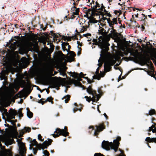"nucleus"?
<instances>
[{"instance_id": "obj_9", "label": "nucleus", "mask_w": 156, "mask_h": 156, "mask_svg": "<svg viewBox=\"0 0 156 156\" xmlns=\"http://www.w3.org/2000/svg\"><path fill=\"white\" fill-rule=\"evenodd\" d=\"M71 76L74 78L77 79L78 80V81L76 80H74L77 84H78V82H80V81H82V79L79 76V74L78 73L71 72Z\"/></svg>"}, {"instance_id": "obj_38", "label": "nucleus", "mask_w": 156, "mask_h": 156, "mask_svg": "<svg viewBox=\"0 0 156 156\" xmlns=\"http://www.w3.org/2000/svg\"><path fill=\"white\" fill-rule=\"evenodd\" d=\"M60 73V75H62L63 76H65L66 75L67 76L65 71L64 70L61 71Z\"/></svg>"}, {"instance_id": "obj_44", "label": "nucleus", "mask_w": 156, "mask_h": 156, "mask_svg": "<svg viewBox=\"0 0 156 156\" xmlns=\"http://www.w3.org/2000/svg\"><path fill=\"white\" fill-rule=\"evenodd\" d=\"M103 20V21H105V20H107V23H108V20L110 19V20L111 21H112V20H111V19H110V18H107L106 17H102V18L101 19Z\"/></svg>"}, {"instance_id": "obj_29", "label": "nucleus", "mask_w": 156, "mask_h": 156, "mask_svg": "<svg viewBox=\"0 0 156 156\" xmlns=\"http://www.w3.org/2000/svg\"><path fill=\"white\" fill-rule=\"evenodd\" d=\"M12 127L11 128L12 132H16L17 131V127L16 126V124H14L12 123Z\"/></svg>"}, {"instance_id": "obj_18", "label": "nucleus", "mask_w": 156, "mask_h": 156, "mask_svg": "<svg viewBox=\"0 0 156 156\" xmlns=\"http://www.w3.org/2000/svg\"><path fill=\"white\" fill-rule=\"evenodd\" d=\"M26 109L27 111V117L29 118H31L33 117V113L30 111L29 108H27Z\"/></svg>"}, {"instance_id": "obj_36", "label": "nucleus", "mask_w": 156, "mask_h": 156, "mask_svg": "<svg viewBox=\"0 0 156 156\" xmlns=\"http://www.w3.org/2000/svg\"><path fill=\"white\" fill-rule=\"evenodd\" d=\"M43 154L45 155V156H49L50 154L47 150H45L43 151Z\"/></svg>"}, {"instance_id": "obj_63", "label": "nucleus", "mask_w": 156, "mask_h": 156, "mask_svg": "<svg viewBox=\"0 0 156 156\" xmlns=\"http://www.w3.org/2000/svg\"><path fill=\"white\" fill-rule=\"evenodd\" d=\"M79 74V76L81 77H82V76H84V74L83 73L81 72Z\"/></svg>"}, {"instance_id": "obj_40", "label": "nucleus", "mask_w": 156, "mask_h": 156, "mask_svg": "<svg viewBox=\"0 0 156 156\" xmlns=\"http://www.w3.org/2000/svg\"><path fill=\"white\" fill-rule=\"evenodd\" d=\"M42 137L41 135V134H39L38 135V138L39 140L41 141H44V139H42Z\"/></svg>"}, {"instance_id": "obj_3", "label": "nucleus", "mask_w": 156, "mask_h": 156, "mask_svg": "<svg viewBox=\"0 0 156 156\" xmlns=\"http://www.w3.org/2000/svg\"><path fill=\"white\" fill-rule=\"evenodd\" d=\"M69 133L68 132L67 127L65 126L64 129H61L59 128L56 129L54 133L52 135L54 138L58 137L59 136L62 135L65 137L69 136Z\"/></svg>"}, {"instance_id": "obj_53", "label": "nucleus", "mask_w": 156, "mask_h": 156, "mask_svg": "<svg viewBox=\"0 0 156 156\" xmlns=\"http://www.w3.org/2000/svg\"><path fill=\"white\" fill-rule=\"evenodd\" d=\"M105 14L107 15V16H108L109 17H111L112 16V15L110 14V13H108V12L107 11V12H105Z\"/></svg>"}, {"instance_id": "obj_16", "label": "nucleus", "mask_w": 156, "mask_h": 156, "mask_svg": "<svg viewBox=\"0 0 156 156\" xmlns=\"http://www.w3.org/2000/svg\"><path fill=\"white\" fill-rule=\"evenodd\" d=\"M91 9H92V14H95L96 13L98 12L99 9L96 7V5H94L93 6H91Z\"/></svg>"}, {"instance_id": "obj_22", "label": "nucleus", "mask_w": 156, "mask_h": 156, "mask_svg": "<svg viewBox=\"0 0 156 156\" xmlns=\"http://www.w3.org/2000/svg\"><path fill=\"white\" fill-rule=\"evenodd\" d=\"M60 37H62V39L64 40L65 41L66 39L68 41H71L72 37H67L66 36H64V35H62L61 36H60Z\"/></svg>"}, {"instance_id": "obj_4", "label": "nucleus", "mask_w": 156, "mask_h": 156, "mask_svg": "<svg viewBox=\"0 0 156 156\" xmlns=\"http://www.w3.org/2000/svg\"><path fill=\"white\" fill-rule=\"evenodd\" d=\"M53 140L51 139H48V140L45 141L42 144H37V148L38 150H41V149L44 150L45 148H47L51 144Z\"/></svg>"}, {"instance_id": "obj_30", "label": "nucleus", "mask_w": 156, "mask_h": 156, "mask_svg": "<svg viewBox=\"0 0 156 156\" xmlns=\"http://www.w3.org/2000/svg\"><path fill=\"white\" fill-rule=\"evenodd\" d=\"M89 19V22H88V25H89V24H90V23H96L98 22V21L93 18L92 19L90 18Z\"/></svg>"}, {"instance_id": "obj_19", "label": "nucleus", "mask_w": 156, "mask_h": 156, "mask_svg": "<svg viewBox=\"0 0 156 156\" xmlns=\"http://www.w3.org/2000/svg\"><path fill=\"white\" fill-rule=\"evenodd\" d=\"M98 9H99L98 12L101 13V12H107V11L105 9V6L103 5V4H102L101 6L99 8H98Z\"/></svg>"}, {"instance_id": "obj_37", "label": "nucleus", "mask_w": 156, "mask_h": 156, "mask_svg": "<svg viewBox=\"0 0 156 156\" xmlns=\"http://www.w3.org/2000/svg\"><path fill=\"white\" fill-rule=\"evenodd\" d=\"M54 98H52L51 96L49 97H48L47 99L46 100V101H47H47H48L49 102H50V101H51L53 100Z\"/></svg>"}, {"instance_id": "obj_31", "label": "nucleus", "mask_w": 156, "mask_h": 156, "mask_svg": "<svg viewBox=\"0 0 156 156\" xmlns=\"http://www.w3.org/2000/svg\"><path fill=\"white\" fill-rule=\"evenodd\" d=\"M90 24H89L88 26H83L82 27V28L81 30V32H83L84 31H86L87 29L88 28H89L90 27Z\"/></svg>"}, {"instance_id": "obj_57", "label": "nucleus", "mask_w": 156, "mask_h": 156, "mask_svg": "<svg viewBox=\"0 0 156 156\" xmlns=\"http://www.w3.org/2000/svg\"><path fill=\"white\" fill-rule=\"evenodd\" d=\"M101 31L102 32L103 34H105L106 32V30L103 28H102L101 29Z\"/></svg>"}, {"instance_id": "obj_64", "label": "nucleus", "mask_w": 156, "mask_h": 156, "mask_svg": "<svg viewBox=\"0 0 156 156\" xmlns=\"http://www.w3.org/2000/svg\"><path fill=\"white\" fill-rule=\"evenodd\" d=\"M45 99H44V98H41L40 100L38 101V103H41L42 101L43 100H45Z\"/></svg>"}, {"instance_id": "obj_56", "label": "nucleus", "mask_w": 156, "mask_h": 156, "mask_svg": "<svg viewBox=\"0 0 156 156\" xmlns=\"http://www.w3.org/2000/svg\"><path fill=\"white\" fill-rule=\"evenodd\" d=\"M73 4L74 5L73 6V8H75V9H76L77 8L76 7V6L77 5V3H76V2H75L74 1V2L73 3Z\"/></svg>"}, {"instance_id": "obj_60", "label": "nucleus", "mask_w": 156, "mask_h": 156, "mask_svg": "<svg viewBox=\"0 0 156 156\" xmlns=\"http://www.w3.org/2000/svg\"><path fill=\"white\" fill-rule=\"evenodd\" d=\"M62 49L63 51H65V50H67V49L66 48V46H65L62 45Z\"/></svg>"}, {"instance_id": "obj_54", "label": "nucleus", "mask_w": 156, "mask_h": 156, "mask_svg": "<svg viewBox=\"0 0 156 156\" xmlns=\"http://www.w3.org/2000/svg\"><path fill=\"white\" fill-rule=\"evenodd\" d=\"M25 132L24 130H22L20 132V133L21 135H23Z\"/></svg>"}, {"instance_id": "obj_23", "label": "nucleus", "mask_w": 156, "mask_h": 156, "mask_svg": "<svg viewBox=\"0 0 156 156\" xmlns=\"http://www.w3.org/2000/svg\"><path fill=\"white\" fill-rule=\"evenodd\" d=\"M156 114L155 110L154 109H151L149 112L148 114H147V116H148L149 115H155Z\"/></svg>"}, {"instance_id": "obj_27", "label": "nucleus", "mask_w": 156, "mask_h": 156, "mask_svg": "<svg viewBox=\"0 0 156 156\" xmlns=\"http://www.w3.org/2000/svg\"><path fill=\"white\" fill-rule=\"evenodd\" d=\"M92 9L91 8L88 9L87 11H86V15L87 16V14H89L90 16H93L95 15V14H92Z\"/></svg>"}, {"instance_id": "obj_32", "label": "nucleus", "mask_w": 156, "mask_h": 156, "mask_svg": "<svg viewBox=\"0 0 156 156\" xmlns=\"http://www.w3.org/2000/svg\"><path fill=\"white\" fill-rule=\"evenodd\" d=\"M93 79H97L98 80H99L101 79V76L100 75L96 74V75L93 76Z\"/></svg>"}, {"instance_id": "obj_59", "label": "nucleus", "mask_w": 156, "mask_h": 156, "mask_svg": "<svg viewBox=\"0 0 156 156\" xmlns=\"http://www.w3.org/2000/svg\"><path fill=\"white\" fill-rule=\"evenodd\" d=\"M74 15H74L73 14L72 15L71 17L70 18L69 17V19H74L76 17V16H75Z\"/></svg>"}, {"instance_id": "obj_5", "label": "nucleus", "mask_w": 156, "mask_h": 156, "mask_svg": "<svg viewBox=\"0 0 156 156\" xmlns=\"http://www.w3.org/2000/svg\"><path fill=\"white\" fill-rule=\"evenodd\" d=\"M116 62L113 59H110L106 61L104 65V69L105 72L110 71L112 69L111 66H113Z\"/></svg>"}, {"instance_id": "obj_52", "label": "nucleus", "mask_w": 156, "mask_h": 156, "mask_svg": "<svg viewBox=\"0 0 156 156\" xmlns=\"http://www.w3.org/2000/svg\"><path fill=\"white\" fill-rule=\"evenodd\" d=\"M95 4H96L95 5H96V6L97 7V8H99L100 7V4H99V3L97 2H95Z\"/></svg>"}, {"instance_id": "obj_24", "label": "nucleus", "mask_w": 156, "mask_h": 156, "mask_svg": "<svg viewBox=\"0 0 156 156\" xmlns=\"http://www.w3.org/2000/svg\"><path fill=\"white\" fill-rule=\"evenodd\" d=\"M10 110H12V111L10 112L9 115H12V116H15L17 114V112L15 110H13L11 108L10 109Z\"/></svg>"}, {"instance_id": "obj_55", "label": "nucleus", "mask_w": 156, "mask_h": 156, "mask_svg": "<svg viewBox=\"0 0 156 156\" xmlns=\"http://www.w3.org/2000/svg\"><path fill=\"white\" fill-rule=\"evenodd\" d=\"M62 44L65 46L69 45V44L68 42H62Z\"/></svg>"}, {"instance_id": "obj_48", "label": "nucleus", "mask_w": 156, "mask_h": 156, "mask_svg": "<svg viewBox=\"0 0 156 156\" xmlns=\"http://www.w3.org/2000/svg\"><path fill=\"white\" fill-rule=\"evenodd\" d=\"M4 125L5 126H7L8 127V128H10V129H11V128H12V126L9 125L8 124H7V123L5 124Z\"/></svg>"}, {"instance_id": "obj_8", "label": "nucleus", "mask_w": 156, "mask_h": 156, "mask_svg": "<svg viewBox=\"0 0 156 156\" xmlns=\"http://www.w3.org/2000/svg\"><path fill=\"white\" fill-rule=\"evenodd\" d=\"M23 89L19 91L18 94H16V95L17 96L18 95H20V98H22L24 96H26V97L31 92V91L30 90H24Z\"/></svg>"}, {"instance_id": "obj_50", "label": "nucleus", "mask_w": 156, "mask_h": 156, "mask_svg": "<svg viewBox=\"0 0 156 156\" xmlns=\"http://www.w3.org/2000/svg\"><path fill=\"white\" fill-rule=\"evenodd\" d=\"M99 67H98V68L97 69L96 71L95 72L96 74L100 75V74H99Z\"/></svg>"}, {"instance_id": "obj_12", "label": "nucleus", "mask_w": 156, "mask_h": 156, "mask_svg": "<svg viewBox=\"0 0 156 156\" xmlns=\"http://www.w3.org/2000/svg\"><path fill=\"white\" fill-rule=\"evenodd\" d=\"M14 141L13 139L6 138L4 140L5 144L6 146H8L12 144V142Z\"/></svg>"}, {"instance_id": "obj_10", "label": "nucleus", "mask_w": 156, "mask_h": 156, "mask_svg": "<svg viewBox=\"0 0 156 156\" xmlns=\"http://www.w3.org/2000/svg\"><path fill=\"white\" fill-rule=\"evenodd\" d=\"M0 147L1 148V152L7 155L8 154H9L10 153H12L11 151L10 150L8 149H5V147L3 146H2V144L0 142Z\"/></svg>"}, {"instance_id": "obj_51", "label": "nucleus", "mask_w": 156, "mask_h": 156, "mask_svg": "<svg viewBox=\"0 0 156 156\" xmlns=\"http://www.w3.org/2000/svg\"><path fill=\"white\" fill-rule=\"evenodd\" d=\"M58 54L59 55L61 56H64V55L63 54L62 51H59L58 52Z\"/></svg>"}, {"instance_id": "obj_7", "label": "nucleus", "mask_w": 156, "mask_h": 156, "mask_svg": "<svg viewBox=\"0 0 156 156\" xmlns=\"http://www.w3.org/2000/svg\"><path fill=\"white\" fill-rule=\"evenodd\" d=\"M95 127L96 129L95 130L94 133V136H97L99 134V132L103 131L105 128L104 123L100 124L98 126L96 125ZM97 137H98V136H97Z\"/></svg>"}, {"instance_id": "obj_21", "label": "nucleus", "mask_w": 156, "mask_h": 156, "mask_svg": "<svg viewBox=\"0 0 156 156\" xmlns=\"http://www.w3.org/2000/svg\"><path fill=\"white\" fill-rule=\"evenodd\" d=\"M142 16L140 18L139 21H143L145 23L146 21L145 20L147 19V16H145L144 14H142Z\"/></svg>"}, {"instance_id": "obj_11", "label": "nucleus", "mask_w": 156, "mask_h": 156, "mask_svg": "<svg viewBox=\"0 0 156 156\" xmlns=\"http://www.w3.org/2000/svg\"><path fill=\"white\" fill-rule=\"evenodd\" d=\"M87 92L89 94H92L93 97L97 95V94L96 93V91L94 90H93L91 86H89V87L87 89Z\"/></svg>"}, {"instance_id": "obj_47", "label": "nucleus", "mask_w": 156, "mask_h": 156, "mask_svg": "<svg viewBox=\"0 0 156 156\" xmlns=\"http://www.w3.org/2000/svg\"><path fill=\"white\" fill-rule=\"evenodd\" d=\"M33 151L34 154V155L36 154L37 151V149L35 148H33Z\"/></svg>"}, {"instance_id": "obj_46", "label": "nucleus", "mask_w": 156, "mask_h": 156, "mask_svg": "<svg viewBox=\"0 0 156 156\" xmlns=\"http://www.w3.org/2000/svg\"><path fill=\"white\" fill-rule=\"evenodd\" d=\"M25 129L26 130L25 132H30L31 131V129L30 127H25Z\"/></svg>"}, {"instance_id": "obj_15", "label": "nucleus", "mask_w": 156, "mask_h": 156, "mask_svg": "<svg viewBox=\"0 0 156 156\" xmlns=\"http://www.w3.org/2000/svg\"><path fill=\"white\" fill-rule=\"evenodd\" d=\"M145 141L148 143H156V137L151 138L150 137H147L146 138Z\"/></svg>"}, {"instance_id": "obj_13", "label": "nucleus", "mask_w": 156, "mask_h": 156, "mask_svg": "<svg viewBox=\"0 0 156 156\" xmlns=\"http://www.w3.org/2000/svg\"><path fill=\"white\" fill-rule=\"evenodd\" d=\"M6 70L2 69L1 72L0 73V78L1 80L4 79L5 77Z\"/></svg>"}, {"instance_id": "obj_25", "label": "nucleus", "mask_w": 156, "mask_h": 156, "mask_svg": "<svg viewBox=\"0 0 156 156\" xmlns=\"http://www.w3.org/2000/svg\"><path fill=\"white\" fill-rule=\"evenodd\" d=\"M70 95L68 94V95L65 96L64 97H63L62 98V99H63L64 98L66 99L65 100V102L66 103L68 102L69 101V100H70Z\"/></svg>"}, {"instance_id": "obj_2", "label": "nucleus", "mask_w": 156, "mask_h": 156, "mask_svg": "<svg viewBox=\"0 0 156 156\" xmlns=\"http://www.w3.org/2000/svg\"><path fill=\"white\" fill-rule=\"evenodd\" d=\"M110 40L109 38L107 39H103L101 41L100 39H99L98 41L96 43L97 44H98V47L101 49L100 54L101 56L102 55L105 56L109 50V46L110 45L108 41Z\"/></svg>"}, {"instance_id": "obj_62", "label": "nucleus", "mask_w": 156, "mask_h": 156, "mask_svg": "<svg viewBox=\"0 0 156 156\" xmlns=\"http://www.w3.org/2000/svg\"><path fill=\"white\" fill-rule=\"evenodd\" d=\"M155 120V119L154 117L152 118V123H153L154 125H156V123L153 122V121Z\"/></svg>"}, {"instance_id": "obj_20", "label": "nucleus", "mask_w": 156, "mask_h": 156, "mask_svg": "<svg viewBox=\"0 0 156 156\" xmlns=\"http://www.w3.org/2000/svg\"><path fill=\"white\" fill-rule=\"evenodd\" d=\"M14 87H12L11 89L10 93H9L8 95V97L9 98H11L12 97V94H14L15 92L14 90Z\"/></svg>"}, {"instance_id": "obj_6", "label": "nucleus", "mask_w": 156, "mask_h": 156, "mask_svg": "<svg viewBox=\"0 0 156 156\" xmlns=\"http://www.w3.org/2000/svg\"><path fill=\"white\" fill-rule=\"evenodd\" d=\"M117 18H114L112 19V21H111L110 19L108 20V25L110 27H111V29L112 30L111 31V34L115 36L116 35V34L117 33L116 32V30L114 29V24H118V23L117 22Z\"/></svg>"}, {"instance_id": "obj_17", "label": "nucleus", "mask_w": 156, "mask_h": 156, "mask_svg": "<svg viewBox=\"0 0 156 156\" xmlns=\"http://www.w3.org/2000/svg\"><path fill=\"white\" fill-rule=\"evenodd\" d=\"M60 86V83L57 82H55L53 83L51 86V87L52 88H55L58 87V90L59 88V87Z\"/></svg>"}, {"instance_id": "obj_49", "label": "nucleus", "mask_w": 156, "mask_h": 156, "mask_svg": "<svg viewBox=\"0 0 156 156\" xmlns=\"http://www.w3.org/2000/svg\"><path fill=\"white\" fill-rule=\"evenodd\" d=\"M118 21H119V23L121 25L120 27V28H121V27H122V24L121 23L122 20L120 19L119 18H118Z\"/></svg>"}, {"instance_id": "obj_41", "label": "nucleus", "mask_w": 156, "mask_h": 156, "mask_svg": "<svg viewBox=\"0 0 156 156\" xmlns=\"http://www.w3.org/2000/svg\"><path fill=\"white\" fill-rule=\"evenodd\" d=\"M78 85L79 86L82 87L83 90H85L86 89V87L83 85L80 82H78Z\"/></svg>"}, {"instance_id": "obj_39", "label": "nucleus", "mask_w": 156, "mask_h": 156, "mask_svg": "<svg viewBox=\"0 0 156 156\" xmlns=\"http://www.w3.org/2000/svg\"><path fill=\"white\" fill-rule=\"evenodd\" d=\"M0 111L3 114V112L4 111V112H6L7 113H8L7 112V110L5 108H0Z\"/></svg>"}, {"instance_id": "obj_43", "label": "nucleus", "mask_w": 156, "mask_h": 156, "mask_svg": "<svg viewBox=\"0 0 156 156\" xmlns=\"http://www.w3.org/2000/svg\"><path fill=\"white\" fill-rule=\"evenodd\" d=\"M7 120L6 121L9 122H10L11 123V124H12V120L11 119H10V118H9L8 116L7 115Z\"/></svg>"}, {"instance_id": "obj_42", "label": "nucleus", "mask_w": 156, "mask_h": 156, "mask_svg": "<svg viewBox=\"0 0 156 156\" xmlns=\"http://www.w3.org/2000/svg\"><path fill=\"white\" fill-rule=\"evenodd\" d=\"M5 133H9L11 132H12L11 129L10 128H6L5 129Z\"/></svg>"}, {"instance_id": "obj_34", "label": "nucleus", "mask_w": 156, "mask_h": 156, "mask_svg": "<svg viewBox=\"0 0 156 156\" xmlns=\"http://www.w3.org/2000/svg\"><path fill=\"white\" fill-rule=\"evenodd\" d=\"M31 144L32 146H35L36 145L37 146V144H38V143L36 141V140L35 139H34L31 142Z\"/></svg>"}, {"instance_id": "obj_58", "label": "nucleus", "mask_w": 156, "mask_h": 156, "mask_svg": "<svg viewBox=\"0 0 156 156\" xmlns=\"http://www.w3.org/2000/svg\"><path fill=\"white\" fill-rule=\"evenodd\" d=\"M72 38L73 39H76V40H78V38H77V37L76 36H74L72 37Z\"/></svg>"}, {"instance_id": "obj_45", "label": "nucleus", "mask_w": 156, "mask_h": 156, "mask_svg": "<svg viewBox=\"0 0 156 156\" xmlns=\"http://www.w3.org/2000/svg\"><path fill=\"white\" fill-rule=\"evenodd\" d=\"M69 54L71 56L74 57L76 56L75 53L73 51H70Z\"/></svg>"}, {"instance_id": "obj_26", "label": "nucleus", "mask_w": 156, "mask_h": 156, "mask_svg": "<svg viewBox=\"0 0 156 156\" xmlns=\"http://www.w3.org/2000/svg\"><path fill=\"white\" fill-rule=\"evenodd\" d=\"M51 34L52 36L54 38H58L59 36H61L59 34H56L55 33H53L52 31H50Z\"/></svg>"}, {"instance_id": "obj_61", "label": "nucleus", "mask_w": 156, "mask_h": 156, "mask_svg": "<svg viewBox=\"0 0 156 156\" xmlns=\"http://www.w3.org/2000/svg\"><path fill=\"white\" fill-rule=\"evenodd\" d=\"M8 116H9V118H10V119H15V116H12V115H7Z\"/></svg>"}, {"instance_id": "obj_14", "label": "nucleus", "mask_w": 156, "mask_h": 156, "mask_svg": "<svg viewBox=\"0 0 156 156\" xmlns=\"http://www.w3.org/2000/svg\"><path fill=\"white\" fill-rule=\"evenodd\" d=\"M141 59L142 62L144 63L150 62L151 64H152L151 62L150 61L149 58L146 57V56H144Z\"/></svg>"}, {"instance_id": "obj_33", "label": "nucleus", "mask_w": 156, "mask_h": 156, "mask_svg": "<svg viewBox=\"0 0 156 156\" xmlns=\"http://www.w3.org/2000/svg\"><path fill=\"white\" fill-rule=\"evenodd\" d=\"M22 109L23 108H20L19 109V110L18 112L19 114V117L20 118V119L21 118V117H22L23 115V114L22 112Z\"/></svg>"}, {"instance_id": "obj_35", "label": "nucleus", "mask_w": 156, "mask_h": 156, "mask_svg": "<svg viewBox=\"0 0 156 156\" xmlns=\"http://www.w3.org/2000/svg\"><path fill=\"white\" fill-rule=\"evenodd\" d=\"M84 98H86V101L89 102H90V101H92L93 100V98L88 97L87 96H85Z\"/></svg>"}, {"instance_id": "obj_28", "label": "nucleus", "mask_w": 156, "mask_h": 156, "mask_svg": "<svg viewBox=\"0 0 156 156\" xmlns=\"http://www.w3.org/2000/svg\"><path fill=\"white\" fill-rule=\"evenodd\" d=\"M93 98V100L92 101L93 102H95L96 101H98L99 100L100 98V96L99 94H97V95L94 96Z\"/></svg>"}, {"instance_id": "obj_1", "label": "nucleus", "mask_w": 156, "mask_h": 156, "mask_svg": "<svg viewBox=\"0 0 156 156\" xmlns=\"http://www.w3.org/2000/svg\"><path fill=\"white\" fill-rule=\"evenodd\" d=\"M121 140V137L118 136L116 139L114 140L113 143L109 142L104 140L102 143V147L107 151H109L110 149H113L116 152L118 151L119 144V142Z\"/></svg>"}]
</instances>
